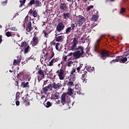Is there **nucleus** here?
<instances>
[{
  "label": "nucleus",
  "instance_id": "11",
  "mask_svg": "<svg viewBox=\"0 0 129 129\" xmlns=\"http://www.w3.org/2000/svg\"><path fill=\"white\" fill-rule=\"evenodd\" d=\"M53 88L54 89H56V90H59L60 89V88L62 87V84L61 83H57L56 84V83H53Z\"/></svg>",
  "mask_w": 129,
  "mask_h": 129
},
{
  "label": "nucleus",
  "instance_id": "48",
  "mask_svg": "<svg viewBox=\"0 0 129 129\" xmlns=\"http://www.w3.org/2000/svg\"><path fill=\"white\" fill-rule=\"evenodd\" d=\"M71 27L72 30H74V28L75 27V24H74V23H72L71 25Z\"/></svg>",
  "mask_w": 129,
  "mask_h": 129
},
{
  "label": "nucleus",
  "instance_id": "30",
  "mask_svg": "<svg viewBox=\"0 0 129 129\" xmlns=\"http://www.w3.org/2000/svg\"><path fill=\"white\" fill-rule=\"evenodd\" d=\"M127 61V58L126 57H121V61L120 63H125Z\"/></svg>",
  "mask_w": 129,
  "mask_h": 129
},
{
  "label": "nucleus",
  "instance_id": "39",
  "mask_svg": "<svg viewBox=\"0 0 129 129\" xmlns=\"http://www.w3.org/2000/svg\"><path fill=\"white\" fill-rule=\"evenodd\" d=\"M124 12H125V9H124V8H121L120 12L119 13L120 15H121V14H123Z\"/></svg>",
  "mask_w": 129,
  "mask_h": 129
},
{
  "label": "nucleus",
  "instance_id": "8",
  "mask_svg": "<svg viewBox=\"0 0 129 129\" xmlns=\"http://www.w3.org/2000/svg\"><path fill=\"white\" fill-rule=\"evenodd\" d=\"M65 28V26L64 25V23L63 22L58 23L56 26V31L57 32H62L64 28Z\"/></svg>",
  "mask_w": 129,
  "mask_h": 129
},
{
  "label": "nucleus",
  "instance_id": "20",
  "mask_svg": "<svg viewBox=\"0 0 129 129\" xmlns=\"http://www.w3.org/2000/svg\"><path fill=\"white\" fill-rule=\"evenodd\" d=\"M75 73H76V70L74 68H73L71 72V74L70 76L71 77H74L75 76Z\"/></svg>",
  "mask_w": 129,
  "mask_h": 129
},
{
  "label": "nucleus",
  "instance_id": "52",
  "mask_svg": "<svg viewBox=\"0 0 129 129\" xmlns=\"http://www.w3.org/2000/svg\"><path fill=\"white\" fill-rule=\"evenodd\" d=\"M79 85H76L75 86V88L76 89V90H78V89H79V88H80V87H79Z\"/></svg>",
  "mask_w": 129,
  "mask_h": 129
},
{
  "label": "nucleus",
  "instance_id": "13",
  "mask_svg": "<svg viewBox=\"0 0 129 129\" xmlns=\"http://www.w3.org/2000/svg\"><path fill=\"white\" fill-rule=\"evenodd\" d=\"M37 74L38 75V76L40 77V80L45 78V74H44V71L42 70H38Z\"/></svg>",
  "mask_w": 129,
  "mask_h": 129
},
{
  "label": "nucleus",
  "instance_id": "57",
  "mask_svg": "<svg viewBox=\"0 0 129 129\" xmlns=\"http://www.w3.org/2000/svg\"><path fill=\"white\" fill-rule=\"evenodd\" d=\"M44 37H46V38H47V35H48L47 34V33H46V32L44 31Z\"/></svg>",
  "mask_w": 129,
  "mask_h": 129
},
{
  "label": "nucleus",
  "instance_id": "50",
  "mask_svg": "<svg viewBox=\"0 0 129 129\" xmlns=\"http://www.w3.org/2000/svg\"><path fill=\"white\" fill-rule=\"evenodd\" d=\"M95 52H98V49L97 48V47L96 46V44L95 45V48H94Z\"/></svg>",
  "mask_w": 129,
  "mask_h": 129
},
{
  "label": "nucleus",
  "instance_id": "45",
  "mask_svg": "<svg viewBox=\"0 0 129 129\" xmlns=\"http://www.w3.org/2000/svg\"><path fill=\"white\" fill-rule=\"evenodd\" d=\"M23 74H24L23 72H20L19 74H17V76L18 77H22Z\"/></svg>",
  "mask_w": 129,
  "mask_h": 129
},
{
  "label": "nucleus",
  "instance_id": "33",
  "mask_svg": "<svg viewBox=\"0 0 129 129\" xmlns=\"http://www.w3.org/2000/svg\"><path fill=\"white\" fill-rule=\"evenodd\" d=\"M45 106L47 108L50 107V106H52V103L50 102V101H47L46 104H45Z\"/></svg>",
  "mask_w": 129,
  "mask_h": 129
},
{
  "label": "nucleus",
  "instance_id": "31",
  "mask_svg": "<svg viewBox=\"0 0 129 129\" xmlns=\"http://www.w3.org/2000/svg\"><path fill=\"white\" fill-rule=\"evenodd\" d=\"M72 28L70 27H68L66 30V34H70V32H71Z\"/></svg>",
  "mask_w": 129,
  "mask_h": 129
},
{
  "label": "nucleus",
  "instance_id": "21",
  "mask_svg": "<svg viewBox=\"0 0 129 129\" xmlns=\"http://www.w3.org/2000/svg\"><path fill=\"white\" fill-rule=\"evenodd\" d=\"M55 38L56 42H61L62 41V36H57L56 35Z\"/></svg>",
  "mask_w": 129,
  "mask_h": 129
},
{
  "label": "nucleus",
  "instance_id": "42",
  "mask_svg": "<svg viewBox=\"0 0 129 129\" xmlns=\"http://www.w3.org/2000/svg\"><path fill=\"white\" fill-rule=\"evenodd\" d=\"M76 92L78 94L81 95V88H79L78 90H77Z\"/></svg>",
  "mask_w": 129,
  "mask_h": 129
},
{
  "label": "nucleus",
  "instance_id": "46",
  "mask_svg": "<svg viewBox=\"0 0 129 129\" xmlns=\"http://www.w3.org/2000/svg\"><path fill=\"white\" fill-rule=\"evenodd\" d=\"M72 61H70V62H68V67H71V66H72Z\"/></svg>",
  "mask_w": 129,
  "mask_h": 129
},
{
  "label": "nucleus",
  "instance_id": "56",
  "mask_svg": "<svg viewBox=\"0 0 129 129\" xmlns=\"http://www.w3.org/2000/svg\"><path fill=\"white\" fill-rule=\"evenodd\" d=\"M60 102H61V101L60 100H57L56 101V104H60Z\"/></svg>",
  "mask_w": 129,
  "mask_h": 129
},
{
  "label": "nucleus",
  "instance_id": "35",
  "mask_svg": "<svg viewBox=\"0 0 129 129\" xmlns=\"http://www.w3.org/2000/svg\"><path fill=\"white\" fill-rule=\"evenodd\" d=\"M35 0H31L28 4V6H33V5H35Z\"/></svg>",
  "mask_w": 129,
  "mask_h": 129
},
{
  "label": "nucleus",
  "instance_id": "59",
  "mask_svg": "<svg viewBox=\"0 0 129 129\" xmlns=\"http://www.w3.org/2000/svg\"><path fill=\"white\" fill-rule=\"evenodd\" d=\"M83 29H85L86 28V23H85V24L83 26Z\"/></svg>",
  "mask_w": 129,
  "mask_h": 129
},
{
  "label": "nucleus",
  "instance_id": "25",
  "mask_svg": "<svg viewBox=\"0 0 129 129\" xmlns=\"http://www.w3.org/2000/svg\"><path fill=\"white\" fill-rule=\"evenodd\" d=\"M71 50H72V51H76V50H77V45L73 44L71 47Z\"/></svg>",
  "mask_w": 129,
  "mask_h": 129
},
{
  "label": "nucleus",
  "instance_id": "34",
  "mask_svg": "<svg viewBox=\"0 0 129 129\" xmlns=\"http://www.w3.org/2000/svg\"><path fill=\"white\" fill-rule=\"evenodd\" d=\"M121 58L122 56H118L116 57V60L117 62H119L120 63L121 61Z\"/></svg>",
  "mask_w": 129,
  "mask_h": 129
},
{
  "label": "nucleus",
  "instance_id": "44",
  "mask_svg": "<svg viewBox=\"0 0 129 129\" xmlns=\"http://www.w3.org/2000/svg\"><path fill=\"white\" fill-rule=\"evenodd\" d=\"M20 92L17 93L16 95V99H19L20 98Z\"/></svg>",
  "mask_w": 129,
  "mask_h": 129
},
{
  "label": "nucleus",
  "instance_id": "38",
  "mask_svg": "<svg viewBox=\"0 0 129 129\" xmlns=\"http://www.w3.org/2000/svg\"><path fill=\"white\" fill-rule=\"evenodd\" d=\"M53 96L55 97V99H59V98H60V96L57 93H55L53 95Z\"/></svg>",
  "mask_w": 129,
  "mask_h": 129
},
{
  "label": "nucleus",
  "instance_id": "64",
  "mask_svg": "<svg viewBox=\"0 0 129 129\" xmlns=\"http://www.w3.org/2000/svg\"><path fill=\"white\" fill-rule=\"evenodd\" d=\"M47 55H48V52H46V53H45V55H44V57L46 56H47Z\"/></svg>",
  "mask_w": 129,
  "mask_h": 129
},
{
  "label": "nucleus",
  "instance_id": "61",
  "mask_svg": "<svg viewBox=\"0 0 129 129\" xmlns=\"http://www.w3.org/2000/svg\"><path fill=\"white\" fill-rule=\"evenodd\" d=\"M67 2H69V3H72V2H73V1L74 0H67Z\"/></svg>",
  "mask_w": 129,
  "mask_h": 129
},
{
  "label": "nucleus",
  "instance_id": "62",
  "mask_svg": "<svg viewBox=\"0 0 129 129\" xmlns=\"http://www.w3.org/2000/svg\"><path fill=\"white\" fill-rule=\"evenodd\" d=\"M34 58V56L31 55L30 57V59H33Z\"/></svg>",
  "mask_w": 129,
  "mask_h": 129
},
{
  "label": "nucleus",
  "instance_id": "27",
  "mask_svg": "<svg viewBox=\"0 0 129 129\" xmlns=\"http://www.w3.org/2000/svg\"><path fill=\"white\" fill-rule=\"evenodd\" d=\"M74 45H77V44H78V38H74L73 41Z\"/></svg>",
  "mask_w": 129,
  "mask_h": 129
},
{
  "label": "nucleus",
  "instance_id": "9",
  "mask_svg": "<svg viewBox=\"0 0 129 129\" xmlns=\"http://www.w3.org/2000/svg\"><path fill=\"white\" fill-rule=\"evenodd\" d=\"M81 77V79L83 81V82H87V80H88V79L87 78V71H84Z\"/></svg>",
  "mask_w": 129,
  "mask_h": 129
},
{
  "label": "nucleus",
  "instance_id": "6",
  "mask_svg": "<svg viewBox=\"0 0 129 129\" xmlns=\"http://www.w3.org/2000/svg\"><path fill=\"white\" fill-rule=\"evenodd\" d=\"M64 84H66V85L67 86H68L69 87H72L74 86V82H73V80H72V78H67L64 80Z\"/></svg>",
  "mask_w": 129,
  "mask_h": 129
},
{
  "label": "nucleus",
  "instance_id": "55",
  "mask_svg": "<svg viewBox=\"0 0 129 129\" xmlns=\"http://www.w3.org/2000/svg\"><path fill=\"white\" fill-rule=\"evenodd\" d=\"M102 38H104V36L103 35H101L99 38V40L101 41V39H102Z\"/></svg>",
  "mask_w": 129,
  "mask_h": 129
},
{
  "label": "nucleus",
  "instance_id": "15",
  "mask_svg": "<svg viewBox=\"0 0 129 129\" xmlns=\"http://www.w3.org/2000/svg\"><path fill=\"white\" fill-rule=\"evenodd\" d=\"M59 57L54 58L49 62V66H53V63H56L59 60Z\"/></svg>",
  "mask_w": 129,
  "mask_h": 129
},
{
  "label": "nucleus",
  "instance_id": "16",
  "mask_svg": "<svg viewBox=\"0 0 129 129\" xmlns=\"http://www.w3.org/2000/svg\"><path fill=\"white\" fill-rule=\"evenodd\" d=\"M21 58L19 57H17V59H14L13 61V66H16V65H19L21 63Z\"/></svg>",
  "mask_w": 129,
  "mask_h": 129
},
{
  "label": "nucleus",
  "instance_id": "28",
  "mask_svg": "<svg viewBox=\"0 0 129 129\" xmlns=\"http://www.w3.org/2000/svg\"><path fill=\"white\" fill-rule=\"evenodd\" d=\"M19 2L21 4L19 6V8H22V7H23V6L26 3V0H23V1L20 0Z\"/></svg>",
  "mask_w": 129,
  "mask_h": 129
},
{
  "label": "nucleus",
  "instance_id": "2",
  "mask_svg": "<svg viewBox=\"0 0 129 129\" xmlns=\"http://www.w3.org/2000/svg\"><path fill=\"white\" fill-rule=\"evenodd\" d=\"M77 50V51L73 52V56L75 57V59H79L84 54V47L79 46Z\"/></svg>",
  "mask_w": 129,
  "mask_h": 129
},
{
  "label": "nucleus",
  "instance_id": "53",
  "mask_svg": "<svg viewBox=\"0 0 129 129\" xmlns=\"http://www.w3.org/2000/svg\"><path fill=\"white\" fill-rule=\"evenodd\" d=\"M3 42V35H0V43Z\"/></svg>",
  "mask_w": 129,
  "mask_h": 129
},
{
  "label": "nucleus",
  "instance_id": "47",
  "mask_svg": "<svg viewBox=\"0 0 129 129\" xmlns=\"http://www.w3.org/2000/svg\"><path fill=\"white\" fill-rule=\"evenodd\" d=\"M16 104L17 106H19V105H20V101H19V99H16Z\"/></svg>",
  "mask_w": 129,
  "mask_h": 129
},
{
  "label": "nucleus",
  "instance_id": "58",
  "mask_svg": "<svg viewBox=\"0 0 129 129\" xmlns=\"http://www.w3.org/2000/svg\"><path fill=\"white\" fill-rule=\"evenodd\" d=\"M68 56V55L64 56V57L63 58L64 61H66V60H67V57Z\"/></svg>",
  "mask_w": 129,
  "mask_h": 129
},
{
  "label": "nucleus",
  "instance_id": "41",
  "mask_svg": "<svg viewBox=\"0 0 129 129\" xmlns=\"http://www.w3.org/2000/svg\"><path fill=\"white\" fill-rule=\"evenodd\" d=\"M6 36H7V37H11L12 36V33H11V32L10 31H8L6 33Z\"/></svg>",
  "mask_w": 129,
  "mask_h": 129
},
{
  "label": "nucleus",
  "instance_id": "19",
  "mask_svg": "<svg viewBox=\"0 0 129 129\" xmlns=\"http://www.w3.org/2000/svg\"><path fill=\"white\" fill-rule=\"evenodd\" d=\"M24 54H28V53H29V52H30V50H31V47H30L29 45H27L24 48Z\"/></svg>",
  "mask_w": 129,
  "mask_h": 129
},
{
  "label": "nucleus",
  "instance_id": "36",
  "mask_svg": "<svg viewBox=\"0 0 129 129\" xmlns=\"http://www.w3.org/2000/svg\"><path fill=\"white\" fill-rule=\"evenodd\" d=\"M59 46H60V43L57 42L55 44V49L57 50V51H60V48H59Z\"/></svg>",
  "mask_w": 129,
  "mask_h": 129
},
{
  "label": "nucleus",
  "instance_id": "32",
  "mask_svg": "<svg viewBox=\"0 0 129 129\" xmlns=\"http://www.w3.org/2000/svg\"><path fill=\"white\" fill-rule=\"evenodd\" d=\"M42 90H43V93L46 94V93H47V91H48V90H49L48 89V87L46 86V87H43L42 88Z\"/></svg>",
  "mask_w": 129,
  "mask_h": 129
},
{
  "label": "nucleus",
  "instance_id": "23",
  "mask_svg": "<svg viewBox=\"0 0 129 129\" xmlns=\"http://www.w3.org/2000/svg\"><path fill=\"white\" fill-rule=\"evenodd\" d=\"M81 68H82V66H80L79 67L77 68V71H78V73H80V74H82V71L84 72V70H81Z\"/></svg>",
  "mask_w": 129,
  "mask_h": 129
},
{
  "label": "nucleus",
  "instance_id": "63",
  "mask_svg": "<svg viewBox=\"0 0 129 129\" xmlns=\"http://www.w3.org/2000/svg\"><path fill=\"white\" fill-rule=\"evenodd\" d=\"M45 84H47V81H44V85H45Z\"/></svg>",
  "mask_w": 129,
  "mask_h": 129
},
{
  "label": "nucleus",
  "instance_id": "22",
  "mask_svg": "<svg viewBox=\"0 0 129 129\" xmlns=\"http://www.w3.org/2000/svg\"><path fill=\"white\" fill-rule=\"evenodd\" d=\"M35 6H34L35 8H38L39 7H41V2H40V1L36 0L35 1Z\"/></svg>",
  "mask_w": 129,
  "mask_h": 129
},
{
  "label": "nucleus",
  "instance_id": "49",
  "mask_svg": "<svg viewBox=\"0 0 129 129\" xmlns=\"http://www.w3.org/2000/svg\"><path fill=\"white\" fill-rule=\"evenodd\" d=\"M8 4V1H4L2 3V6H6Z\"/></svg>",
  "mask_w": 129,
  "mask_h": 129
},
{
  "label": "nucleus",
  "instance_id": "24",
  "mask_svg": "<svg viewBox=\"0 0 129 129\" xmlns=\"http://www.w3.org/2000/svg\"><path fill=\"white\" fill-rule=\"evenodd\" d=\"M24 102L26 105H30V100L28 97H26L24 100Z\"/></svg>",
  "mask_w": 129,
  "mask_h": 129
},
{
  "label": "nucleus",
  "instance_id": "26",
  "mask_svg": "<svg viewBox=\"0 0 129 129\" xmlns=\"http://www.w3.org/2000/svg\"><path fill=\"white\" fill-rule=\"evenodd\" d=\"M28 46V44L25 42H22L21 44V48H25V47H26Z\"/></svg>",
  "mask_w": 129,
  "mask_h": 129
},
{
  "label": "nucleus",
  "instance_id": "12",
  "mask_svg": "<svg viewBox=\"0 0 129 129\" xmlns=\"http://www.w3.org/2000/svg\"><path fill=\"white\" fill-rule=\"evenodd\" d=\"M29 14L30 16H33L34 18H37V16H38V10H35L33 12V10L30 9L29 10Z\"/></svg>",
  "mask_w": 129,
  "mask_h": 129
},
{
  "label": "nucleus",
  "instance_id": "7",
  "mask_svg": "<svg viewBox=\"0 0 129 129\" xmlns=\"http://www.w3.org/2000/svg\"><path fill=\"white\" fill-rule=\"evenodd\" d=\"M79 27H81L85 23V18L83 16L79 15L77 18Z\"/></svg>",
  "mask_w": 129,
  "mask_h": 129
},
{
  "label": "nucleus",
  "instance_id": "60",
  "mask_svg": "<svg viewBox=\"0 0 129 129\" xmlns=\"http://www.w3.org/2000/svg\"><path fill=\"white\" fill-rule=\"evenodd\" d=\"M16 86H19V82L18 81L16 82V84H15Z\"/></svg>",
  "mask_w": 129,
  "mask_h": 129
},
{
  "label": "nucleus",
  "instance_id": "18",
  "mask_svg": "<svg viewBox=\"0 0 129 129\" xmlns=\"http://www.w3.org/2000/svg\"><path fill=\"white\" fill-rule=\"evenodd\" d=\"M62 15V17L64 20H68L70 18V13H64Z\"/></svg>",
  "mask_w": 129,
  "mask_h": 129
},
{
  "label": "nucleus",
  "instance_id": "37",
  "mask_svg": "<svg viewBox=\"0 0 129 129\" xmlns=\"http://www.w3.org/2000/svg\"><path fill=\"white\" fill-rule=\"evenodd\" d=\"M93 8H94V7L92 5L87 7L86 9L87 12H89V11H90L91 9H93Z\"/></svg>",
  "mask_w": 129,
  "mask_h": 129
},
{
  "label": "nucleus",
  "instance_id": "43",
  "mask_svg": "<svg viewBox=\"0 0 129 129\" xmlns=\"http://www.w3.org/2000/svg\"><path fill=\"white\" fill-rule=\"evenodd\" d=\"M54 55L55 53H54V51H51V56L49 58V60H51V59H52V58L54 57Z\"/></svg>",
  "mask_w": 129,
  "mask_h": 129
},
{
  "label": "nucleus",
  "instance_id": "51",
  "mask_svg": "<svg viewBox=\"0 0 129 129\" xmlns=\"http://www.w3.org/2000/svg\"><path fill=\"white\" fill-rule=\"evenodd\" d=\"M115 62H117L116 61V58H115V59H113L111 61V63H115Z\"/></svg>",
  "mask_w": 129,
  "mask_h": 129
},
{
  "label": "nucleus",
  "instance_id": "10",
  "mask_svg": "<svg viewBox=\"0 0 129 129\" xmlns=\"http://www.w3.org/2000/svg\"><path fill=\"white\" fill-rule=\"evenodd\" d=\"M59 9L61 10V11H68V6L66 3H61L59 5Z\"/></svg>",
  "mask_w": 129,
  "mask_h": 129
},
{
  "label": "nucleus",
  "instance_id": "40",
  "mask_svg": "<svg viewBox=\"0 0 129 129\" xmlns=\"http://www.w3.org/2000/svg\"><path fill=\"white\" fill-rule=\"evenodd\" d=\"M47 88L48 90H49L50 91H51V90H53V86H52V85H49L47 86Z\"/></svg>",
  "mask_w": 129,
  "mask_h": 129
},
{
  "label": "nucleus",
  "instance_id": "14",
  "mask_svg": "<svg viewBox=\"0 0 129 129\" xmlns=\"http://www.w3.org/2000/svg\"><path fill=\"white\" fill-rule=\"evenodd\" d=\"M20 86L22 88H27L28 89L30 88L29 82H22Z\"/></svg>",
  "mask_w": 129,
  "mask_h": 129
},
{
  "label": "nucleus",
  "instance_id": "1",
  "mask_svg": "<svg viewBox=\"0 0 129 129\" xmlns=\"http://www.w3.org/2000/svg\"><path fill=\"white\" fill-rule=\"evenodd\" d=\"M73 92H74V90L72 89L71 87H69L67 92L64 93L61 95L60 99L62 105H64L66 103H70V102H71V100L69 96L73 95ZM67 95H69V96Z\"/></svg>",
  "mask_w": 129,
  "mask_h": 129
},
{
  "label": "nucleus",
  "instance_id": "4",
  "mask_svg": "<svg viewBox=\"0 0 129 129\" xmlns=\"http://www.w3.org/2000/svg\"><path fill=\"white\" fill-rule=\"evenodd\" d=\"M56 74L58 76L59 80H64L65 79V73L64 70L60 69L56 71Z\"/></svg>",
  "mask_w": 129,
  "mask_h": 129
},
{
  "label": "nucleus",
  "instance_id": "17",
  "mask_svg": "<svg viewBox=\"0 0 129 129\" xmlns=\"http://www.w3.org/2000/svg\"><path fill=\"white\" fill-rule=\"evenodd\" d=\"M27 32H30L32 31V22H29L26 27Z\"/></svg>",
  "mask_w": 129,
  "mask_h": 129
},
{
  "label": "nucleus",
  "instance_id": "29",
  "mask_svg": "<svg viewBox=\"0 0 129 129\" xmlns=\"http://www.w3.org/2000/svg\"><path fill=\"white\" fill-rule=\"evenodd\" d=\"M97 20H98V16L96 15L92 16V21H97Z\"/></svg>",
  "mask_w": 129,
  "mask_h": 129
},
{
  "label": "nucleus",
  "instance_id": "3",
  "mask_svg": "<svg viewBox=\"0 0 129 129\" xmlns=\"http://www.w3.org/2000/svg\"><path fill=\"white\" fill-rule=\"evenodd\" d=\"M111 55V54H110V52L108 50L103 49L100 52L99 57L102 60H106L107 57H113V55L110 56Z\"/></svg>",
  "mask_w": 129,
  "mask_h": 129
},
{
  "label": "nucleus",
  "instance_id": "54",
  "mask_svg": "<svg viewBox=\"0 0 129 129\" xmlns=\"http://www.w3.org/2000/svg\"><path fill=\"white\" fill-rule=\"evenodd\" d=\"M72 55L73 56V53L71 52L69 55H68V56L69 57L71 56V57H72Z\"/></svg>",
  "mask_w": 129,
  "mask_h": 129
},
{
  "label": "nucleus",
  "instance_id": "5",
  "mask_svg": "<svg viewBox=\"0 0 129 129\" xmlns=\"http://www.w3.org/2000/svg\"><path fill=\"white\" fill-rule=\"evenodd\" d=\"M31 43L32 45V47H35L39 44V37L37 36V34H34Z\"/></svg>",
  "mask_w": 129,
  "mask_h": 129
}]
</instances>
